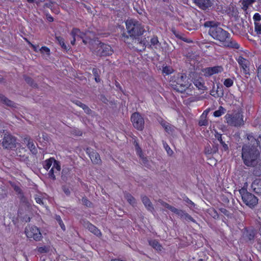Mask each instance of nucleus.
Listing matches in <instances>:
<instances>
[{
    "instance_id": "nucleus-1",
    "label": "nucleus",
    "mask_w": 261,
    "mask_h": 261,
    "mask_svg": "<svg viewBox=\"0 0 261 261\" xmlns=\"http://www.w3.org/2000/svg\"><path fill=\"white\" fill-rule=\"evenodd\" d=\"M205 27L210 28L208 33L214 39L222 42L224 46L238 49L239 44L234 40L229 39V34L222 28L218 27V23L213 21H207L204 23Z\"/></svg>"
},
{
    "instance_id": "nucleus-2",
    "label": "nucleus",
    "mask_w": 261,
    "mask_h": 261,
    "mask_svg": "<svg viewBox=\"0 0 261 261\" xmlns=\"http://www.w3.org/2000/svg\"><path fill=\"white\" fill-rule=\"evenodd\" d=\"M247 138L250 143L243 147L242 158L246 165L254 166L258 163L257 160L259 155V151L257 147L259 144V141L251 135H248Z\"/></svg>"
},
{
    "instance_id": "nucleus-3",
    "label": "nucleus",
    "mask_w": 261,
    "mask_h": 261,
    "mask_svg": "<svg viewBox=\"0 0 261 261\" xmlns=\"http://www.w3.org/2000/svg\"><path fill=\"white\" fill-rule=\"evenodd\" d=\"M128 34L130 37H136L143 34L144 29L138 21L129 19L125 22Z\"/></svg>"
},
{
    "instance_id": "nucleus-4",
    "label": "nucleus",
    "mask_w": 261,
    "mask_h": 261,
    "mask_svg": "<svg viewBox=\"0 0 261 261\" xmlns=\"http://www.w3.org/2000/svg\"><path fill=\"white\" fill-rule=\"evenodd\" d=\"M43 167L46 170L50 169L48 176L53 180L56 179V174L59 173L61 170L59 162L53 158L45 160L43 163Z\"/></svg>"
},
{
    "instance_id": "nucleus-5",
    "label": "nucleus",
    "mask_w": 261,
    "mask_h": 261,
    "mask_svg": "<svg viewBox=\"0 0 261 261\" xmlns=\"http://www.w3.org/2000/svg\"><path fill=\"white\" fill-rule=\"evenodd\" d=\"M98 42V41L95 42V44L90 47L94 54L100 56H107L112 54L113 50L109 45Z\"/></svg>"
},
{
    "instance_id": "nucleus-6",
    "label": "nucleus",
    "mask_w": 261,
    "mask_h": 261,
    "mask_svg": "<svg viewBox=\"0 0 261 261\" xmlns=\"http://www.w3.org/2000/svg\"><path fill=\"white\" fill-rule=\"evenodd\" d=\"M225 117L227 123L230 125L240 126L244 124L243 115L242 113L238 112L231 114H227Z\"/></svg>"
},
{
    "instance_id": "nucleus-7",
    "label": "nucleus",
    "mask_w": 261,
    "mask_h": 261,
    "mask_svg": "<svg viewBox=\"0 0 261 261\" xmlns=\"http://www.w3.org/2000/svg\"><path fill=\"white\" fill-rule=\"evenodd\" d=\"M25 233L28 238H32L35 241H40L42 238V234L39 229L35 226L27 227Z\"/></svg>"
},
{
    "instance_id": "nucleus-8",
    "label": "nucleus",
    "mask_w": 261,
    "mask_h": 261,
    "mask_svg": "<svg viewBox=\"0 0 261 261\" xmlns=\"http://www.w3.org/2000/svg\"><path fill=\"white\" fill-rule=\"evenodd\" d=\"M242 198L243 202L250 207H254L258 203L257 197L247 192L242 194Z\"/></svg>"
},
{
    "instance_id": "nucleus-9",
    "label": "nucleus",
    "mask_w": 261,
    "mask_h": 261,
    "mask_svg": "<svg viewBox=\"0 0 261 261\" xmlns=\"http://www.w3.org/2000/svg\"><path fill=\"white\" fill-rule=\"evenodd\" d=\"M16 138L10 134H5L3 138V146L7 149H12L16 147Z\"/></svg>"
},
{
    "instance_id": "nucleus-10",
    "label": "nucleus",
    "mask_w": 261,
    "mask_h": 261,
    "mask_svg": "<svg viewBox=\"0 0 261 261\" xmlns=\"http://www.w3.org/2000/svg\"><path fill=\"white\" fill-rule=\"evenodd\" d=\"M131 120L134 126L138 130L144 128V121L142 116L138 113H134L131 117Z\"/></svg>"
},
{
    "instance_id": "nucleus-11",
    "label": "nucleus",
    "mask_w": 261,
    "mask_h": 261,
    "mask_svg": "<svg viewBox=\"0 0 261 261\" xmlns=\"http://www.w3.org/2000/svg\"><path fill=\"white\" fill-rule=\"evenodd\" d=\"M223 68L221 66L207 67L202 69V72L205 76L208 77L215 74L222 72Z\"/></svg>"
},
{
    "instance_id": "nucleus-12",
    "label": "nucleus",
    "mask_w": 261,
    "mask_h": 261,
    "mask_svg": "<svg viewBox=\"0 0 261 261\" xmlns=\"http://www.w3.org/2000/svg\"><path fill=\"white\" fill-rule=\"evenodd\" d=\"M71 34L73 38V40L71 41V44L74 45L75 40L79 38L83 39V42L85 44H86L87 42L84 39V36H85V34L81 32L79 29H73L71 32Z\"/></svg>"
},
{
    "instance_id": "nucleus-13",
    "label": "nucleus",
    "mask_w": 261,
    "mask_h": 261,
    "mask_svg": "<svg viewBox=\"0 0 261 261\" xmlns=\"http://www.w3.org/2000/svg\"><path fill=\"white\" fill-rule=\"evenodd\" d=\"M161 203H162V205L166 208L170 210L173 213L176 214L181 219H184L186 212H185L184 211L182 210H179L177 209L172 206L170 205L168 203L164 202H161Z\"/></svg>"
},
{
    "instance_id": "nucleus-14",
    "label": "nucleus",
    "mask_w": 261,
    "mask_h": 261,
    "mask_svg": "<svg viewBox=\"0 0 261 261\" xmlns=\"http://www.w3.org/2000/svg\"><path fill=\"white\" fill-rule=\"evenodd\" d=\"M193 1L198 7L203 10L211 7L213 4L212 0H193Z\"/></svg>"
},
{
    "instance_id": "nucleus-15",
    "label": "nucleus",
    "mask_w": 261,
    "mask_h": 261,
    "mask_svg": "<svg viewBox=\"0 0 261 261\" xmlns=\"http://www.w3.org/2000/svg\"><path fill=\"white\" fill-rule=\"evenodd\" d=\"M87 152L93 163L97 164L100 163V156L97 152L94 151H91L89 149H87Z\"/></svg>"
},
{
    "instance_id": "nucleus-16",
    "label": "nucleus",
    "mask_w": 261,
    "mask_h": 261,
    "mask_svg": "<svg viewBox=\"0 0 261 261\" xmlns=\"http://www.w3.org/2000/svg\"><path fill=\"white\" fill-rule=\"evenodd\" d=\"M23 143L26 144L30 151L34 154L37 152V149L33 141L29 137H25L23 140Z\"/></svg>"
},
{
    "instance_id": "nucleus-17",
    "label": "nucleus",
    "mask_w": 261,
    "mask_h": 261,
    "mask_svg": "<svg viewBox=\"0 0 261 261\" xmlns=\"http://www.w3.org/2000/svg\"><path fill=\"white\" fill-rule=\"evenodd\" d=\"M193 82L194 85L198 88V90L204 91L206 89L204 82L201 77L194 79Z\"/></svg>"
},
{
    "instance_id": "nucleus-18",
    "label": "nucleus",
    "mask_w": 261,
    "mask_h": 261,
    "mask_svg": "<svg viewBox=\"0 0 261 261\" xmlns=\"http://www.w3.org/2000/svg\"><path fill=\"white\" fill-rule=\"evenodd\" d=\"M85 227L97 236H100L101 234L100 231L97 227L88 222L85 223Z\"/></svg>"
},
{
    "instance_id": "nucleus-19",
    "label": "nucleus",
    "mask_w": 261,
    "mask_h": 261,
    "mask_svg": "<svg viewBox=\"0 0 261 261\" xmlns=\"http://www.w3.org/2000/svg\"><path fill=\"white\" fill-rule=\"evenodd\" d=\"M161 125L164 128L165 130L168 134H172L174 130V127L170 124L168 122L165 120H161L160 121Z\"/></svg>"
},
{
    "instance_id": "nucleus-20",
    "label": "nucleus",
    "mask_w": 261,
    "mask_h": 261,
    "mask_svg": "<svg viewBox=\"0 0 261 261\" xmlns=\"http://www.w3.org/2000/svg\"><path fill=\"white\" fill-rule=\"evenodd\" d=\"M251 187L255 193H261V179H255L252 183Z\"/></svg>"
},
{
    "instance_id": "nucleus-21",
    "label": "nucleus",
    "mask_w": 261,
    "mask_h": 261,
    "mask_svg": "<svg viewBox=\"0 0 261 261\" xmlns=\"http://www.w3.org/2000/svg\"><path fill=\"white\" fill-rule=\"evenodd\" d=\"M150 47L152 49L160 50L161 49V43L159 42L156 37H153L150 40Z\"/></svg>"
},
{
    "instance_id": "nucleus-22",
    "label": "nucleus",
    "mask_w": 261,
    "mask_h": 261,
    "mask_svg": "<svg viewBox=\"0 0 261 261\" xmlns=\"http://www.w3.org/2000/svg\"><path fill=\"white\" fill-rule=\"evenodd\" d=\"M256 2H261V0H241L240 1L242 8L244 10H247L250 6H251Z\"/></svg>"
},
{
    "instance_id": "nucleus-23",
    "label": "nucleus",
    "mask_w": 261,
    "mask_h": 261,
    "mask_svg": "<svg viewBox=\"0 0 261 261\" xmlns=\"http://www.w3.org/2000/svg\"><path fill=\"white\" fill-rule=\"evenodd\" d=\"M237 61L244 70L245 72L247 71L248 69V61L241 56L238 58Z\"/></svg>"
},
{
    "instance_id": "nucleus-24",
    "label": "nucleus",
    "mask_w": 261,
    "mask_h": 261,
    "mask_svg": "<svg viewBox=\"0 0 261 261\" xmlns=\"http://www.w3.org/2000/svg\"><path fill=\"white\" fill-rule=\"evenodd\" d=\"M142 202L145 207L150 211H152L153 207L151 204V203L148 197L146 196H143L142 198Z\"/></svg>"
},
{
    "instance_id": "nucleus-25",
    "label": "nucleus",
    "mask_w": 261,
    "mask_h": 261,
    "mask_svg": "<svg viewBox=\"0 0 261 261\" xmlns=\"http://www.w3.org/2000/svg\"><path fill=\"white\" fill-rule=\"evenodd\" d=\"M0 103L10 107H12L13 106V102L7 99L2 94H0Z\"/></svg>"
},
{
    "instance_id": "nucleus-26",
    "label": "nucleus",
    "mask_w": 261,
    "mask_h": 261,
    "mask_svg": "<svg viewBox=\"0 0 261 261\" xmlns=\"http://www.w3.org/2000/svg\"><path fill=\"white\" fill-rule=\"evenodd\" d=\"M149 244L156 250L161 251L162 250L161 245L156 241L153 240L149 242Z\"/></svg>"
},
{
    "instance_id": "nucleus-27",
    "label": "nucleus",
    "mask_w": 261,
    "mask_h": 261,
    "mask_svg": "<svg viewBox=\"0 0 261 261\" xmlns=\"http://www.w3.org/2000/svg\"><path fill=\"white\" fill-rule=\"evenodd\" d=\"M225 112V109L223 108L222 107H220L219 109L217 111H215L214 112V116L215 117H220Z\"/></svg>"
},
{
    "instance_id": "nucleus-28",
    "label": "nucleus",
    "mask_w": 261,
    "mask_h": 261,
    "mask_svg": "<svg viewBox=\"0 0 261 261\" xmlns=\"http://www.w3.org/2000/svg\"><path fill=\"white\" fill-rule=\"evenodd\" d=\"M125 199L130 204L134 206L136 204V200L135 198L130 194H126L125 196Z\"/></svg>"
},
{
    "instance_id": "nucleus-29",
    "label": "nucleus",
    "mask_w": 261,
    "mask_h": 261,
    "mask_svg": "<svg viewBox=\"0 0 261 261\" xmlns=\"http://www.w3.org/2000/svg\"><path fill=\"white\" fill-rule=\"evenodd\" d=\"M185 27L189 30L194 29V22L190 18H188V22H185Z\"/></svg>"
},
{
    "instance_id": "nucleus-30",
    "label": "nucleus",
    "mask_w": 261,
    "mask_h": 261,
    "mask_svg": "<svg viewBox=\"0 0 261 261\" xmlns=\"http://www.w3.org/2000/svg\"><path fill=\"white\" fill-rule=\"evenodd\" d=\"M223 84L225 87L227 88L230 87L233 84V80L230 78L225 79L223 82Z\"/></svg>"
},
{
    "instance_id": "nucleus-31",
    "label": "nucleus",
    "mask_w": 261,
    "mask_h": 261,
    "mask_svg": "<svg viewBox=\"0 0 261 261\" xmlns=\"http://www.w3.org/2000/svg\"><path fill=\"white\" fill-rule=\"evenodd\" d=\"M254 30L257 34H261V23L259 22H254Z\"/></svg>"
},
{
    "instance_id": "nucleus-32",
    "label": "nucleus",
    "mask_w": 261,
    "mask_h": 261,
    "mask_svg": "<svg viewBox=\"0 0 261 261\" xmlns=\"http://www.w3.org/2000/svg\"><path fill=\"white\" fill-rule=\"evenodd\" d=\"M39 51L41 53L43 54H45L47 56H49L50 54V49L46 46L42 47L39 49Z\"/></svg>"
},
{
    "instance_id": "nucleus-33",
    "label": "nucleus",
    "mask_w": 261,
    "mask_h": 261,
    "mask_svg": "<svg viewBox=\"0 0 261 261\" xmlns=\"http://www.w3.org/2000/svg\"><path fill=\"white\" fill-rule=\"evenodd\" d=\"M56 39L62 48H63L65 49H67V47L66 45H65V44L64 43L63 38H62L61 37H56Z\"/></svg>"
},
{
    "instance_id": "nucleus-34",
    "label": "nucleus",
    "mask_w": 261,
    "mask_h": 261,
    "mask_svg": "<svg viewBox=\"0 0 261 261\" xmlns=\"http://www.w3.org/2000/svg\"><path fill=\"white\" fill-rule=\"evenodd\" d=\"M185 201L189 204V206L190 208L192 209L195 208L196 204L188 198H186Z\"/></svg>"
},
{
    "instance_id": "nucleus-35",
    "label": "nucleus",
    "mask_w": 261,
    "mask_h": 261,
    "mask_svg": "<svg viewBox=\"0 0 261 261\" xmlns=\"http://www.w3.org/2000/svg\"><path fill=\"white\" fill-rule=\"evenodd\" d=\"M183 219L187 221H190L194 223H196V221L189 214H188L187 213Z\"/></svg>"
},
{
    "instance_id": "nucleus-36",
    "label": "nucleus",
    "mask_w": 261,
    "mask_h": 261,
    "mask_svg": "<svg viewBox=\"0 0 261 261\" xmlns=\"http://www.w3.org/2000/svg\"><path fill=\"white\" fill-rule=\"evenodd\" d=\"M163 72L166 74H169L172 72V69L169 67L165 66L163 69Z\"/></svg>"
},
{
    "instance_id": "nucleus-37",
    "label": "nucleus",
    "mask_w": 261,
    "mask_h": 261,
    "mask_svg": "<svg viewBox=\"0 0 261 261\" xmlns=\"http://www.w3.org/2000/svg\"><path fill=\"white\" fill-rule=\"evenodd\" d=\"M163 145H164V147L165 148V149H166V150L167 151V153L169 155H171L172 154V150L171 149V148H170V147L168 146V145L165 143V142H163Z\"/></svg>"
},
{
    "instance_id": "nucleus-38",
    "label": "nucleus",
    "mask_w": 261,
    "mask_h": 261,
    "mask_svg": "<svg viewBox=\"0 0 261 261\" xmlns=\"http://www.w3.org/2000/svg\"><path fill=\"white\" fill-rule=\"evenodd\" d=\"M80 107L82 108L86 113H90L91 110L85 104L80 103Z\"/></svg>"
},
{
    "instance_id": "nucleus-39",
    "label": "nucleus",
    "mask_w": 261,
    "mask_h": 261,
    "mask_svg": "<svg viewBox=\"0 0 261 261\" xmlns=\"http://www.w3.org/2000/svg\"><path fill=\"white\" fill-rule=\"evenodd\" d=\"M253 19L254 21V22H259L261 19V16L259 13H256L253 15Z\"/></svg>"
},
{
    "instance_id": "nucleus-40",
    "label": "nucleus",
    "mask_w": 261,
    "mask_h": 261,
    "mask_svg": "<svg viewBox=\"0 0 261 261\" xmlns=\"http://www.w3.org/2000/svg\"><path fill=\"white\" fill-rule=\"evenodd\" d=\"M82 203L87 206H90L91 205V202L85 198L82 199Z\"/></svg>"
},
{
    "instance_id": "nucleus-41",
    "label": "nucleus",
    "mask_w": 261,
    "mask_h": 261,
    "mask_svg": "<svg viewBox=\"0 0 261 261\" xmlns=\"http://www.w3.org/2000/svg\"><path fill=\"white\" fill-rule=\"evenodd\" d=\"M208 124V121L206 119H201L199 122L200 126H205Z\"/></svg>"
},
{
    "instance_id": "nucleus-42",
    "label": "nucleus",
    "mask_w": 261,
    "mask_h": 261,
    "mask_svg": "<svg viewBox=\"0 0 261 261\" xmlns=\"http://www.w3.org/2000/svg\"><path fill=\"white\" fill-rule=\"evenodd\" d=\"M35 199L36 202L37 203L41 204V205H43L44 204L43 202L42 201V199H41V198L40 196H36L35 197Z\"/></svg>"
},
{
    "instance_id": "nucleus-43",
    "label": "nucleus",
    "mask_w": 261,
    "mask_h": 261,
    "mask_svg": "<svg viewBox=\"0 0 261 261\" xmlns=\"http://www.w3.org/2000/svg\"><path fill=\"white\" fill-rule=\"evenodd\" d=\"M38 251L40 253L46 252L47 251V248L45 247H41L38 248Z\"/></svg>"
},
{
    "instance_id": "nucleus-44",
    "label": "nucleus",
    "mask_w": 261,
    "mask_h": 261,
    "mask_svg": "<svg viewBox=\"0 0 261 261\" xmlns=\"http://www.w3.org/2000/svg\"><path fill=\"white\" fill-rule=\"evenodd\" d=\"M216 137L217 138V139L219 140V141L220 142V143L222 142V141H223L222 140V136L221 134H218L217 133L216 135Z\"/></svg>"
},
{
    "instance_id": "nucleus-45",
    "label": "nucleus",
    "mask_w": 261,
    "mask_h": 261,
    "mask_svg": "<svg viewBox=\"0 0 261 261\" xmlns=\"http://www.w3.org/2000/svg\"><path fill=\"white\" fill-rule=\"evenodd\" d=\"M220 143L222 145V146L224 148V150H227L228 149V147L227 145L224 141H222Z\"/></svg>"
},
{
    "instance_id": "nucleus-46",
    "label": "nucleus",
    "mask_w": 261,
    "mask_h": 261,
    "mask_svg": "<svg viewBox=\"0 0 261 261\" xmlns=\"http://www.w3.org/2000/svg\"><path fill=\"white\" fill-rule=\"evenodd\" d=\"M46 18H47V20L49 22H52L54 21L53 17L49 14H48L46 15Z\"/></svg>"
},
{
    "instance_id": "nucleus-47",
    "label": "nucleus",
    "mask_w": 261,
    "mask_h": 261,
    "mask_svg": "<svg viewBox=\"0 0 261 261\" xmlns=\"http://www.w3.org/2000/svg\"><path fill=\"white\" fill-rule=\"evenodd\" d=\"M30 44L31 45V46L33 48L35 51L38 52L39 50V49H38V46H36L30 43Z\"/></svg>"
},
{
    "instance_id": "nucleus-48",
    "label": "nucleus",
    "mask_w": 261,
    "mask_h": 261,
    "mask_svg": "<svg viewBox=\"0 0 261 261\" xmlns=\"http://www.w3.org/2000/svg\"><path fill=\"white\" fill-rule=\"evenodd\" d=\"M92 72L95 76H98L97 69L93 68L92 70Z\"/></svg>"
},
{
    "instance_id": "nucleus-49",
    "label": "nucleus",
    "mask_w": 261,
    "mask_h": 261,
    "mask_svg": "<svg viewBox=\"0 0 261 261\" xmlns=\"http://www.w3.org/2000/svg\"><path fill=\"white\" fill-rule=\"evenodd\" d=\"M56 220L58 222L59 224L62 222V220L59 216H56Z\"/></svg>"
},
{
    "instance_id": "nucleus-50",
    "label": "nucleus",
    "mask_w": 261,
    "mask_h": 261,
    "mask_svg": "<svg viewBox=\"0 0 261 261\" xmlns=\"http://www.w3.org/2000/svg\"><path fill=\"white\" fill-rule=\"evenodd\" d=\"M59 225L60 226H61V228L63 230H65L66 228H65V226L64 225L63 221L61 223H59Z\"/></svg>"
},
{
    "instance_id": "nucleus-51",
    "label": "nucleus",
    "mask_w": 261,
    "mask_h": 261,
    "mask_svg": "<svg viewBox=\"0 0 261 261\" xmlns=\"http://www.w3.org/2000/svg\"><path fill=\"white\" fill-rule=\"evenodd\" d=\"M25 81L27 83H28L29 84H31V79L29 77H27L25 79Z\"/></svg>"
},
{
    "instance_id": "nucleus-52",
    "label": "nucleus",
    "mask_w": 261,
    "mask_h": 261,
    "mask_svg": "<svg viewBox=\"0 0 261 261\" xmlns=\"http://www.w3.org/2000/svg\"><path fill=\"white\" fill-rule=\"evenodd\" d=\"M24 221L25 222H29L30 221V217H26L25 219H24Z\"/></svg>"
},
{
    "instance_id": "nucleus-53",
    "label": "nucleus",
    "mask_w": 261,
    "mask_h": 261,
    "mask_svg": "<svg viewBox=\"0 0 261 261\" xmlns=\"http://www.w3.org/2000/svg\"><path fill=\"white\" fill-rule=\"evenodd\" d=\"M43 1V0H37L36 1V4L38 5L40 3L42 2Z\"/></svg>"
},
{
    "instance_id": "nucleus-54",
    "label": "nucleus",
    "mask_w": 261,
    "mask_h": 261,
    "mask_svg": "<svg viewBox=\"0 0 261 261\" xmlns=\"http://www.w3.org/2000/svg\"><path fill=\"white\" fill-rule=\"evenodd\" d=\"M27 1L30 3H32L34 2V0H27Z\"/></svg>"
},
{
    "instance_id": "nucleus-55",
    "label": "nucleus",
    "mask_w": 261,
    "mask_h": 261,
    "mask_svg": "<svg viewBox=\"0 0 261 261\" xmlns=\"http://www.w3.org/2000/svg\"><path fill=\"white\" fill-rule=\"evenodd\" d=\"M80 103H82V102H80V101H77V102H76V104L77 106H79V107H80Z\"/></svg>"
},
{
    "instance_id": "nucleus-56",
    "label": "nucleus",
    "mask_w": 261,
    "mask_h": 261,
    "mask_svg": "<svg viewBox=\"0 0 261 261\" xmlns=\"http://www.w3.org/2000/svg\"><path fill=\"white\" fill-rule=\"evenodd\" d=\"M65 193H66V194H68L69 192L68 190H65Z\"/></svg>"
},
{
    "instance_id": "nucleus-57",
    "label": "nucleus",
    "mask_w": 261,
    "mask_h": 261,
    "mask_svg": "<svg viewBox=\"0 0 261 261\" xmlns=\"http://www.w3.org/2000/svg\"><path fill=\"white\" fill-rule=\"evenodd\" d=\"M95 81L97 82L98 79L99 80V79L98 78V76H95Z\"/></svg>"
},
{
    "instance_id": "nucleus-58",
    "label": "nucleus",
    "mask_w": 261,
    "mask_h": 261,
    "mask_svg": "<svg viewBox=\"0 0 261 261\" xmlns=\"http://www.w3.org/2000/svg\"><path fill=\"white\" fill-rule=\"evenodd\" d=\"M111 261H122V260H119V259H112Z\"/></svg>"
},
{
    "instance_id": "nucleus-59",
    "label": "nucleus",
    "mask_w": 261,
    "mask_h": 261,
    "mask_svg": "<svg viewBox=\"0 0 261 261\" xmlns=\"http://www.w3.org/2000/svg\"><path fill=\"white\" fill-rule=\"evenodd\" d=\"M188 84H185L183 86L184 87H188Z\"/></svg>"
},
{
    "instance_id": "nucleus-60",
    "label": "nucleus",
    "mask_w": 261,
    "mask_h": 261,
    "mask_svg": "<svg viewBox=\"0 0 261 261\" xmlns=\"http://www.w3.org/2000/svg\"><path fill=\"white\" fill-rule=\"evenodd\" d=\"M222 212L224 214H226L225 212H226V210L224 209V211H222Z\"/></svg>"
},
{
    "instance_id": "nucleus-61",
    "label": "nucleus",
    "mask_w": 261,
    "mask_h": 261,
    "mask_svg": "<svg viewBox=\"0 0 261 261\" xmlns=\"http://www.w3.org/2000/svg\"><path fill=\"white\" fill-rule=\"evenodd\" d=\"M181 79H183V78H184V76H182H182H181Z\"/></svg>"
},
{
    "instance_id": "nucleus-62",
    "label": "nucleus",
    "mask_w": 261,
    "mask_h": 261,
    "mask_svg": "<svg viewBox=\"0 0 261 261\" xmlns=\"http://www.w3.org/2000/svg\"><path fill=\"white\" fill-rule=\"evenodd\" d=\"M217 216V215H216V216H214V218H215V217Z\"/></svg>"
},
{
    "instance_id": "nucleus-63",
    "label": "nucleus",
    "mask_w": 261,
    "mask_h": 261,
    "mask_svg": "<svg viewBox=\"0 0 261 261\" xmlns=\"http://www.w3.org/2000/svg\"><path fill=\"white\" fill-rule=\"evenodd\" d=\"M136 146H138V143H136Z\"/></svg>"
}]
</instances>
